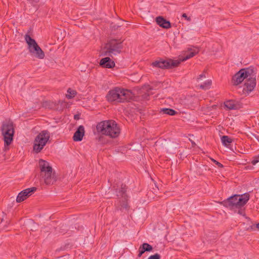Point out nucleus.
I'll return each mask as SVG.
<instances>
[{
    "mask_svg": "<svg viewBox=\"0 0 259 259\" xmlns=\"http://www.w3.org/2000/svg\"><path fill=\"white\" fill-rule=\"evenodd\" d=\"M134 98V95L132 91L118 87H115L113 89L110 90L106 96L107 100L109 102H130L133 100Z\"/></svg>",
    "mask_w": 259,
    "mask_h": 259,
    "instance_id": "obj_1",
    "label": "nucleus"
},
{
    "mask_svg": "<svg viewBox=\"0 0 259 259\" xmlns=\"http://www.w3.org/2000/svg\"><path fill=\"white\" fill-rule=\"evenodd\" d=\"M96 129L99 133L111 138L118 137L120 133L119 127L113 120H103L98 123Z\"/></svg>",
    "mask_w": 259,
    "mask_h": 259,
    "instance_id": "obj_2",
    "label": "nucleus"
},
{
    "mask_svg": "<svg viewBox=\"0 0 259 259\" xmlns=\"http://www.w3.org/2000/svg\"><path fill=\"white\" fill-rule=\"evenodd\" d=\"M249 194L245 193L242 195L235 194L221 201L220 203L231 209L240 208L244 206L249 199Z\"/></svg>",
    "mask_w": 259,
    "mask_h": 259,
    "instance_id": "obj_3",
    "label": "nucleus"
},
{
    "mask_svg": "<svg viewBox=\"0 0 259 259\" xmlns=\"http://www.w3.org/2000/svg\"><path fill=\"white\" fill-rule=\"evenodd\" d=\"M123 40L121 38L109 39L105 44L104 49L106 50L103 52V55L112 57L113 55L121 53L123 48Z\"/></svg>",
    "mask_w": 259,
    "mask_h": 259,
    "instance_id": "obj_4",
    "label": "nucleus"
},
{
    "mask_svg": "<svg viewBox=\"0 0 259 259\" xmlns=\"http://www.w3.org/2000/svg\"><path fill=\"white\" fill-rule=\"evenodd\" d=\"M1 131L4 137L5 149L7 150L9 149V146L13 141L14 135L13 122L11 120L4 121L2 125Z\"/></svg>",
    "mask_w": 259,
    "mask_h": 259,
    "instance_id": "obj_5",
    "label": "nucleus"
},
{
    "mask_svg": "<svg viewBox=\"0 0 259 259\" xmlns=\"http://www.w3.org/2000/svg\"><path fill=\"white\" fill-rule=\"evenodd\" d=\"M127 189V187L124 184H122L120 188L115 189L116 196L119 199L118 204L116 206L117 210H125L127 211L130 208L128 203V196L126 193Z\"/></svg>",
    "mask_w": 259,
    "mask_h": 259,
    "instance_id": "obj_6",
    "label": "nucleus"
},
{
    "mask_svg": "<svg viewBox=\"0 0 259 259\" xmlns=\"http://www.w3.org/2000/svg\"><path fill=\"white\" fill-rule=\"evenodd\" d=\"M25 39L28 46L29 52L34 55L38 59H42L45 58L44 52L38 45L35 39L31 38L29 35L26 34L25 35Z\"/></svg>",
    "mask_w": 259,
    "mask_h": 259,
    "instance_id": "obj_7",
    "label": "nucleus"
},
{
    "mask_svg": "<svg viewBox=\"0 0 259 259\" xmlns=\"http://www.w3.org/2000/svg\"><path fill=\"white\" fill-rule=\"evenodd\" d=\"M50 139V133L48 131H41L35 138L33 144V151L39 153L46 145Z\"/></svg>",
    "mask_w": 259,
    "mask_h": 259,
    "instance_id": "obj_8",
    "label": "nucleus"
},
{
    "mask_svg": "<svg viewBox=\"0 0 259 259\" xmlns=\"http://www.w3.org/2000/svg\"><path fill=\"white\" fill-rule=\"evenodd\" d=\"M181 63V61L178 60H172L171 59H167L164 60L160 58L152 63L153 67L159 68L162 69H172L178 67Z\"/></svg>",
    "mask_w": 259,
    "mask_h": 259,
    "instance_id": "obj_9",
    "label": "nucleus"
},
{
    "mask_svg": "<svg viewBox=\"0 0 259 259\" xmlns=\"http://www.w3.org/2000/svg\"><path fill=\"white\" fill-rule=\"evenodd\" d=\"M36 189L37 188L36 187H32L26 189L20 192L16 198L17 202L20 203L23 201L34 193L36 191Z\"/></svg>",
    "mask_w": 259,
    "mask_h": 259,
    "instance_id": "obj_10",
    "label": "nucleus"
},
{
    "mask_svg": "<svg viewBox=\"0 0 259 259\" xmlns=\"http://www.w3.org/2000/svg\"><path fill=\"white\" fill-rule=\"evenodd\" d=\"M241 70L245 79H253L256 77L257 69L253 66L242 68Z\"/></svg>",
    "mask_w": 259,
    "mask_h": 259,
    "instance_id": "obj_11",
    "label": "nucleus"
},
{
    "mask_svg": "<svg viewBox=\"0 0 259 259\" xmlns=\"http://www.w3.org/2000/svg\"><path fill=\"white\" fill-rule=\"evenodd\" d=\"M244 79H245L244 75L241 69H240L233 76L231 82L233 85L236 86L241 83Z\"/></svg>",
    "mask_w": 259,
    "mask_h": 259,
    "instance_id": "obj_12",
    "label": "nucleus"
},
{
    "mask_svg": "<svg viewBox=\"0 0 259 259\" xmlns=\"http://www.w3.org/2000/svg\"><path fill=\"white\" fill-rule=\"evenodd\" d=\"M256 78L253 79H245L244 84L243 91H245L247 93H250L253 91L256 86Z\"/></svg>",
    "mask_w": 259,
    "mask_h": 259,
    "instance_id": "obj_13",
    "label": "nucleus"
},
{
    "mask_svg": "<svg viewBox=\"0 0 259 259\" xmlns=\"http://www.w3.org/2000/svg\"><path fill=\"white\" fill-rule=\"evenodd\" d=\"M99 64L102 67L109 69L113 68L115 65V62L109 57L101 59Z\"/></svg>",
    "mask_w": 259,
    "mask_h": 259,
    "instance_id": "obj_14",
    "label": "nucleus"
},
{
    "mask_svg": "<svg viewBox=\"0 0 259 259\" xmlns=\"http://www.w3.org/2000/svg\"><path fill=\"white\" fill-rule=\"evenodd\" d=\"M84 126L83 125H79L73 135V141L75 142L81 141L84 135Z\"/></svg>",
    "mask_w": 259,
    "mask_h": 259,
    "instance_id": "obj_15",
    "label": "nucleus"
},
{
    "mask_svg": "<svg viewBox=\"0 0 259 259\" xmlns=\"http://www.w3.org/2000/svg\"><path fill=\"white\" fill-rule=\"evenodd\" d=\"M42 177L44 178L45 183L47 185L53 184L56 181L54 174H53V170H51L49 172L48 171L44 172Z\"/></svg>",
    "mask_w": 259,
    "mask_h": 259,
    "instance_id": "obj_16",
    "label": "nucleus"
},
{
    "mask_svg": "<svg viewBox=\"0 0 259 259\" xmlns=\"http://www.w3.org/2000/svg\"><path fill=\"white\" fill-rule=\"evenodd\" d=\"M156 23L161 27L165 29L171 28V25L170 21L166 20L162 16H158L156 18Z\"/></svg>",
    "mask_w": 259,
    "mask_h": 259,
    "instance_id": "obj_17",
    "label": "nucleus"
},
{
    "mask_svg": "<svg viewBox=\"0 0 259 259\" xmlns=\"http://www.w3.org/2000/svg\"><path fill=\"white\" fill-rule=\"evenodd\" d=\"M39 165L41 170V176H43L45 172H49L51 170H53L52 167L49 165L48 162L42 159H39Z\"/></svg>",
    "mask_w": 259,
    "mask_h": 259,
    "instance_id": "obj_18",
    "label": "nucleus"
},
{
    "mask_svg": "<svg viewBox=\"0 0 259 259\" xmlns=\"http://www.w3.org/2000/svg\"><path fill=\"white\" fill-rule=\"evenodd\" d=\"M225 107L229 110H236L240 108V104L235 100H228L224 102Z\"/></svg>",
    "mask_w": 259,
    "mask_h": 259,
    "instance_id": "obj_19",
    "label": "nucleus"
},
{
    "mask_svg": "<svg viewBox=\"0 0 259 259\" xmlns=\"http://www.w3.org/2000/svg\"><path fill=\"white\" fill-rule=\"evenodd\" d=\"M152 245L147 243H144L140 245L139 248V254L138 256L140 257L145 252H150L153 250Z\"/></svg>",
    "mask_w": 259,
    "mask_h": 259,
    "instance_id": "obj_20",
    "label": "nucleus"
},
{
    "mask_svg": "<svg viewBox=\"0 0 259 259\" xmlns=\"http://www.w3.org/2000/svg\"><path fill=\"white\" fill-rule=\"evenodd\" d=\"M188 51L190 52L186 54L182 59H181L180 60L181 62L189 59L191 58H192L193 57L195 56L199 52V50L198 49L194 50L191 48H188Z\"/></svg>",
    "mask_w": 259,
    "mask_h": 259,
    "instance_id": "obj_21",
    "label": "nucleus"
},
{
    "mask_svg": "<svg viewBox=\"0 0 259 259\" xmlns=\"http://www.w3.org/2000/svg\"><path fill=\"white\" fill-rule=\"evenodd\" d=\"M160 113L164 114H167L169 115H176L178 112L171 108H164L160 109Z\"/></svg>",
    "mask_w": 259,
    "mask_h": 259,
    "instance_id": "obj_22",
    "label": "nucleus"
},
{
    "mask_svg": "<svg viewBox=\"0 0 259 259\" xmlns=\"http://www.w3.org/2000/svg\"><path fill=\"white\" fill-rule=\"evenodd\" d=\"M222 144L225 146H228L233 141V140L228 136H223L221 137Z\"/></svg>",
    "mask_w": 259,
    "mask_h": 259,
    "instance_id": "obj_23",
    "label": "nucleus"
},
{
    "mask_svg": "<svg viewBox=\"0 0 259 259\" xmlns=\"http://www.w3.org/2000/svg\"><path fill=\"white\" fill-rule=\"evenodd\" d=\"M211 83L212 82L211 80H208L206 81L205 82H204L203 84H201L199 86L200 88L204 90H208L210 88Z\"/></svg>",
    "mask_w": 259,
    "mask_h": 259,
    "instance_id": "obj_24",
    "label": "nucleus"
},
{
    "mask_svg": "<svg viewBox=\"0 0 259 259\" xmlns=\"http://www.w3.org/2000/svg\"><path fill=\"white\" fill-rule=\"evenodd\" d=\"M67 93L69 94L68 95H66V97L68 99L72 98L73 97L76 95L77 93L75 90H71L70 88H69L67 90Z\"/></svg>",
    "mask_w": 259,
    "mask_h": 259,
    "instance_id": "obj_25",
    "label": "nucleus"
},
{
    "mask_svg": "<svg viewBox=\"0 0 259 259\" xmlns=\"http://www.w3.org/2000/svg\"><path fill=\"white\" fill-rule=\"evenodd\" d=\"M161 256L159 254L156 253L154 255H150L148 259H160Z\"/></svg>",
    "mask_w": 259,
    "mask_h": 259,
    "instance_id": "obj_26",
    "label": "nucleus"
},
{
    "mask_svg": "<svg viewBox=\"0 0 259 259\" xmlns=\"http://www.w3.org/2000/svg\"><path fill=\"white\" fill-rule=\"evenodd\" d=\"M211 160L214 163L218 165L219 167L223 168L224 167V165L222 163L215 160V159L211 158Z\"/></svg>",
    "mask_w": 259,
    "mask_h": 259,
    "instance_id": "obj_27",
    "label": "nucleus"
},
{
    "mask_svg": "<svg viewBox=\"0 0 259 259\" xmlns=\"http://www.w3.org/2000/svg\"><path fill=\"white\" fill-rule=\"evenodd\" d=\"M238 209H239V210H238V213L240 215L245 216V214L244 209H242V207H241L240 208H238Z\"/></svg>",
    "mask_w": 259,
    "mask_h": 259,
    "instance_id": "obj_28",
    "label": "nucleus"
},
{
    "mask_svg": "<svg viewBox=\"0 0 259 259\" xmlns=\"http://www.w3.org/2000/svg\"><path fill=\"white\" fill-rule=\"evenodd\" d=\"M182 16L186 19L188 21H190L191 20V18L190 17H188L186 13H183Z\"/></svg>",
    "mask_w": 259,
    "mask_h": 259,
    "instance_id": "obj_29",
    "label": "nucleus"
},
{
    "mask_svg": "<svg viewBox=\"0 0 259 259\" xmlns=\"http://www.w3.org/2000/svg\"><path fill=\"white\" fill-rule=\"evenodd\" d=\"M258 161H259V160L257 159V158L255 156L254 157V159L252 160L251 163L253 165H255Z\"/></svg>",
    "mask_w": 259,
    "mask_h": 259,
    "instance_id": "obj_30",
    "label": "nucleus"
},
{
    "mask_svg": "<svg viewBox=\"0 0 259 259\" xmlns=\"http://www.w3.org/2000/svg\"><path fill=\"white\" fill-rule=\"evenodd\" d=\"M250 227L251 229H254V228H257V229H259V223L256 224L255 225H255L251 226Z\"/></svg>",
    "mask_w": 259,
    "mask_h": 259,
    "instance_id": "obj_31",
    "label": "nucleus"
},
{
    "mask_svg": "<svg viewBox=\"0 0 259 259\" xmlns=\"http://www.w3.org/2000/svg\"><path fill=\"white\" fill-rule=\"evenodd\" d=\"M202 77L206 78L205 74L204 73L201 74H200V75H199V76L197 78V79L198 80L200 79Z\"/></svg>",
    "mask_w": 259,
    "mask_h": 259,
    "instance_id": "obj_32",
    "label": "nucleus"
},
{
    "mask_svg": "<svg viewBox=\"0 0 259 259\" xmlns=\"http://www.w3.org/2000/svg\"><path fill=\"white\" fill-rule=\"evenodd\" d=\"M252 136L254 139H255V140L259 141V136H257L256 134H252Z\"/></svg>",
    "mask_w": 259,
    "mask_h": 259,
    "instance_id": "obj_33",
    "label": "nucleus"
},
{
    "mask_svg": "<svg viewBox=\"0 0 259 259\" xmlns=\"http://www.w3.org/2000/svg\"><path fill=\"white\" fill-rule=\"evenodd\" d=\"M74 119L75 120H78L79 119V114H75L74 116Z\"/></svg>",
    "mask_w": 259,
    "mask_h": 259,
    "instance_id": "obj_34",
    "label": "nucleus"
},
{
    "mask_svg": "<svg viewBox=\"0 0 259 259\" xmlns=\"http://www.w3.org/2000/svg\"><path fill=\"white\" fill-rule=\"evenodd\" d=\"M48 103V102H46L44 104V105L46 107L47 106Z\"/></svg>",
    "mask_w": 259,
    "mask_h": 259,
    "instance_id": "obj_35",
    "label": "nucleus"
},
{
    "mask_svg": "<svg viewBox=\"0 0 259 259\" xmlns=\"http://www.w3.org/2000/svg\"><path fill=\"white\" fill-rule=\"evenodd\" d=\"M257 159L259 160V155L256 156Z\"/></svg>",
    "mask_w": 259,
    "mask_h": 259,
    "instance_id": "obj_36",
    "label": "nucleus"
},
{
    "mask_svg": "<svg viewBox=\"0 0 259 259\" xmlns=\"http://www.w3.org/2000/svg\"><path fill=\"white\" fill-rule=\"evenodd\" d=\"M246 218L247 219H248V220H250L249 218H248V217H246Z\"/></svg>",
    "mask_w": 259,
    "mask_h": 259,
    "instance_id": "obj_37",
    "label": "nucleus"
}]
</instances>
